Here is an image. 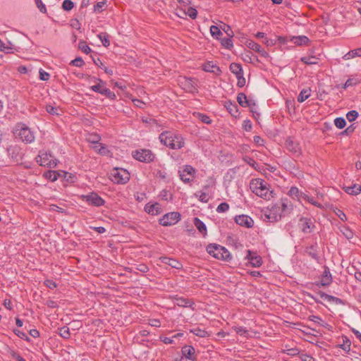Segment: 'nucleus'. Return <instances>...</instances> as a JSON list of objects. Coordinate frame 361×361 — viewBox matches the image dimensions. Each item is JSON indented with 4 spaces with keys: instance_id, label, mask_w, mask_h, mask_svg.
<instances>
[{
    "instance_id": "19",
    "label": "nucleus",
    "mask_w": 361,
    "mask_h": 361,
    "mask_svg": "<svg viewBox=\"0 0 361 361\" xmlns=\"http://www.w3.org/2000/svg\"><path fill=\"white\" fill-rule=\"evenodd\" d=\"M181 352L185 358L192 361L196 360L197 357L195 355V350L193 346L185 345L182 348Z\"/></svg>"
},
{
    "instance_id": "49",
    "label": "nucleus",
    "mask_w": 361,
    "mask_h": 361,
    "mask_svg": "<svg viewBox=\"0 0 361 361\" xmlns=\"http://www.w3.org/2000/svg\"><path fill=\"white\" fill-rule=\"evenodd\" d=\"M358 116V113L357 111L355 110H352V111H350L349 112H348V114H346V118L347 119L350 121V122H352L353 121H355Z\"/></svg>"
},
{
    "instance_id": "59",
    "label": "nucleus",
    "mask_w": 361,
    "mask_h": 361,
    "mask_svg": "<svg viewBox=\"0 0 361 361\" xmlns=\"http://www.w3.org/2000/svg\"><path fill=\"white\" fill-rule=\"evenodd\" d=\"M300 359L301 361H316L315 358L307 354H300Z\"/></svg>"
},
{
    "instance_id": "32",
    "label": "nucleus",
    "mask_w": 361,
    "mask_h": 361,
    "mask_svg": "<svg viewBox=\"0 0 361 361\" xmlns=\"http://www.w3.org/2000/svg\"><path fill=\"white\" fill-rule=\"evenodd\" d=\"M190 332L200 338H207L209 336V334L205 329H200V327L193 328L190 330Z\"/></svg>"
},
{
    "instance_id": "13",
    "label": "nucleus",
    "mask_w": 361,
    "mask_h": 361,
    "mask_svg": "<svg viewBox=\"0 0 361 361\" xmlns=\"http://www.w3.org/2000/svg\"><path fill=\"white\" fill-rule=\"evenodd\" d=\"M178 172L180 180L185 183H188L192 180L196 171L192 166L185 165L183 166V169Z\"/></svg>"
},
{
    "instance_id": "43",
    "label": "nucleus",
    "mask_w": 361,
    "mask_h": 361,
    "mask_svg": "<svg viewBox=\"0 0 361 361\" xmlns=\"http://www.w3.org/2000/svg\"><path fill=\"white\" fill-rule=\"evenodd\" d=\"M59 334L65 339H68L71 337L69 328L63 326L59 329Z\"/></svg>"
},
{
    "instance_id": "9",
    "label": "nucleus",
    "mask_w": 361,
    "mask_h": 361,
    "mask_svg": "<svg viewBox=\"0 0 361 361\" xmlns=\"http://www.w3.org/2000/svg\"><path fill=\"white\" fill-rule=\"evenodd\" d=\"M132 155L136 160L145 163H150L155 158L154 154L151 150L145 149L135 150L133 152Z\"/></svg>"
},
{
    "instance_id": "3",
    "label": "nucleus",
    "mask_w": 361,
    "mask_h": 361,
    "mask_svg": "<svg viewBox=\"0 0 361 361\" xmlns=\"http://www.w3.org/2000/svg\"><path fill=\"white\" fill-rule=\"evenodd\" d=\"M13 134L16 137L19 138L25 143H32L35 140L34 133L27 125L22 123H18L16 125Z\"/></svg>"
},
{
    "instance_id": "53",
    "label": "nucleus",
    "mask_w": 361,
    "mask_h": 361,
    "mask_svg": "<svg viewBox=\"0 0 361 361\" xmlns=\"http://www.w3.org/2000/svg\"><path fill=\"white\" fill-rule=\"evenodd\" d=\"M102 95H105L106 97L111 99H116V94L106 87H105V90H103Z\"/></svg>"
},
{
    "instance_id": "44",
    "label": "nucleus",
    "mask_w": 361,
    "mask_h": 361,
    "mask_svg": "<svg viewBox=\"0 0 361 361\" xmlns=\"http://www.w3.org/2000/svg\"><path fill=\"white\" fill-rule=\"evenodd\" d=\"M334 124L338 128L342 129L345 126L346 122L343 118L338 117L334 120Z\"/></svg>"
},
{
    "instance_id": "18",
    "label": "nucleus",
    "mask_w": 361,
    "mask_h": 361,
    "mask_svg": "<svg viewBox=\"0 0 361 361\" xmlns=\"http://www.w3.org/2000/svg\"><path fill=\"white\" fill-rule=\"evenodd\" d=\"M332 282V276L328 267H324V270L322 274L321 281L316 285L317 286H327Z\"/></svg>"
},
{
    "instance_id": "56",
    "label": "nucleus",
    "mask_w": 361,
    "mask_h": 361,
    "mask_svg": "<svg viewBox=\"0 0 361 361\" xmlns=\"http://www.w3.org/2000/svg\"><path fill=\"white\" fill-rule=\"evenodd\" d=\"M357 83H358L357 80L353 79V78H349L345 82V84L343 85V88L346 89L347 87L354 86V85H357Z\"/></svg>"
},
{
    "instance_id": "34",
    "label": "nucleus",
    "mask_w": 361,
    "mask_h": 361,
    "mask_svg": "<svg viewBox=\"0 0 361 361\" xmlns=\"http://www.w3.org/2000/svg\"><path fill=\"white\" fill-rule=\"evenodd\" d=\"M279 205L283 216L290 214L292 211V206L288 204V202H282Z\"/></svg>"
},
{
    "instance_id": "4",
    "label": "nucleus",
    "mask_w": 361,
    "mask_h": 361,
    "mask_svg": "<svg viewBox=\"0 0 361 361\" xmlns=\"http://www.w3.org/2000/svg\"><path fill=\"white\" fill-rule=\"evenodd\" d=\"M207 252L217 259L229 262L231 259L230 252L224 247L217 244H209L207 246Z\"/></svg>"
},
{
    "instance_id": "27",
    "label": "nucleus",
    "mask_w": 361,
    "mask_h": 361,
    "mask_svg": "<svg viewBox=\"0 0 361 361\" xmlns=\"http://www.w3.org/2000/svg\"><path fill=\"white\" fill-rule=\"evenodd\" d=\"M305 253L311 257L312 259L318 261L319 259V256L317 253V245H310L306 247Z\"/></svg>"
},
{
    "instance_id": "6",
    "label": "nucleus",
    "mask_w": 361,
    "mask_h": 361,
    "mask_svg": "<svg viewBox=\"0 0 361 361\" xmlns=\"http://www.w3.org/2000/svg\"><path fill=\"white\" fill-rule=\"evenodd\" d=\"M80 198L83 202H87L89 205L97 207L103 206L105 204V200L95 192H91L86 195H82Z\"/></svg>"
},
{
    "instance_id": "37",
    "label": "nucleus",
    "mask_w": 361,
    "mask_h": 361,
    "mask_svg": "<svg viewBox=\"0 0 361 361\" xmlns=\"http://www.w3.org/2000/svg\"><path fill=\"white\" fill-rule=\"evenodd\" d=\"M343 343L339 345V347L344 351L348 353L350 350L351 342L346 336H342Z\"/></svg>"
},
{
    "instance_id": "1",
    "label": "nucleus",
    "mask_w": 361,
    "mask_h": 361,
    "mask_svg": "<svg viewBox=\"0 0 361 361\" xmlns=\"http://www.w3.org/2000/svg\"><path fill=\"white\" fill-rule=\"evenodd\" d=\"M160 142L172 149H179L184 147L185 140L179 134L171 131H164L159 135Z\"/></svg>"
},
{
    "instance_id": "55",
    "label": "nucleus",
    "mask_w": 361,
    "mask_h": 361,
    "mask_svg": "<svg viewBox=\"0 0 361 361\" xmlns=\"http://www.w3.org/2000/svg\"><path fill=\"white\" fill-rule=\"evenodd\" d=\"M235 331L240 336H245L247 338L248 337L247 336V330L245 328L243 327V326H236L235 328Z\"/></svg>"
},
{
    "instance_id": "46",
    "label": "nucleus",
    "mask_w": 361,
    "mask_h": 361,
    "mask_svg": "<svg viewBox=\"0 0 361 361\" xmlns=\"http://www.w3.org/2000/svg\"><path fill=\"white\" fill-rule=\"evenodd\" d=\"M99 37L101 39L102 44L107 47L110 45V41L109 39V35L106 33H101L99 35Z\"/></svg>"
},
{
    "instance_id": "11",
    "label": "nucleus",
    "mask_w": 361,
    "mask_h": 361,
    "mask_svg": "<svg viewBox=\"0 0 361 361\" xmlns=\"http://www.w3.org/2000/svg\"><path fill=\"white\" fill-rule=\"evenodd\" d=\"M283 217L279 204L273 205L269 210L264 214V219L269 222H276Z\"/></svg>"
},
{
    "instance_id": "26",
    "label": "nucleus",
    "mask_w": 361,
    "mask_h": 361,
    "mask_svg": "<svg viewBox=\"0 0 361 361\" xmlns=\"http://www.w3.org/2000/svg\"><path fill=\"white\" fill-rule=\"evenodd\" d=\"M237 101L238 104L243 107H250L252 104L255 105V103H252L250 101H249L245 94L243 92L238 93L237 96Z\"/></svg>"
},
{
    "instance_id": "61",
    "label": "nucleus",
    "mask_w": 361,
    "mask_h": 361,
    "mask_svg": "<svg viewBox=\"0 0 361 361\" xmlns=\"http://www.w3.org/2000/svg\"><path fill=\"white\" fill-rule=\"evenodd\" d=\"M136 270L142 273H147L149 271L148 267L145 264H140L137 265Z\"/></svg>"
},
{
    "instance_id": "5",
    "label": "nucleus",
    "mask_w": 361,
    "mask_h": 361,
    "mask_svg": "<svg viewBox=\"0 0 361 361\" xmlns=\"http://www.w3.org/2000/svg\"><path fill=\"white\" fill-rule=\"evenodd\" d=\"M35 159L40 166L49 168L56 167L58 162L57 159L50 152L42 151L39 152Z\"/></svg>"
},
{
    "instance_id": "60",
    "label": "nucleus",
    "mask_w": 361,
    "mask_h": 361,
    "mask_svg": "<svg viewBox=\"0 0 361 361\" xmlns=\"http://www.w3.org/2000/svg\"><path fill=\"white\" fill-rule=\"evenodd\" d=\"M11 355L16 361H26L18 353L14 350L11 352Z\"/></svg>"
},
{
    "instance_id": "57",
    "label": "nucleus",
    "mask_w": 361,
    "mask_h": 361,
    "mask_svg": "<svg viewBox=\"0 0 361 361\" xmlns=\"http://www.w3.org/2000/svg\"><path fill=\"white\" fill-rule=\"evenodd\" d=\"M13 332L14 334L18 336L19 338H22V339H24L27 341H30V338L29 337L27 336L26 334H25L24 332L20 331V330H18V329H14L13 330Z\"/></svg>"
},
{
    "instance_id": "31",
    "label": "nucleus",
    "mask_w": 361,
    "mask_h": 361,
    "mask_svg": "<svg viewBox=\"0 0 361 361\" xmlns=\"http://www.w3.org/2000/svg\"><path fill=\"white\" fill-rule=\"evenodd\" d=\"M355 57H361V47L349 51L343 56V59L344 60H349Z\"/></svg>"
},
{
    "instance_id": "50",
    "label": "nucleus",
    "mask_w": 361,
    "mask_h": 361,
    "mask_svg": "<svg viewBox=\"0 0 361 361\" xmlns=\"http://www.w3.org/2000/svg\"><path fill=\"white\" fill-rule=\"evenodd\" d=\"M284 352L290 356H295L299 355L300 356V350L297 348H288L284 350Z\"/></svg>"
},
{
    "instance_id": "48",
    "label": "nucleus",
    "mask_w": 361,
    "mask_h": 361,
    "mask_svg": "<svg viewBox=\"0 0 361 361\" xmlns=\"http://www.w3.org/2000/svg\"><path fill=\"white\" fill-rule=\"evenodd\" d=\"M197 117L204 123L210 124L212 123L210 118L204 114L197 113Z\"/></svg>"
},
{
    "instance_id": "24",
    "label": "nucleus",
    "mask_w": 361,
    "mask_h": 361,
    "mask_svg": "<svg viewBox=\"0 0 361 361\" xmlns=\"http://www.w3.org/2000/svg\"><path fill=\"white\" fill-rule=\"evenodd\" d=\"M225 107L228 111L234 117H237L239 115L238 108L235 103H233L231 101H226L225 102Z\"/></svg>"
},
{
    "instance_id": "41",
    "label": "nucleus",
    "mask_w": 361,
    "mask_h": 361,
    "mask_svg": "<svg viewBox=\"0 0 361 361\" xmlns=\"http://www.w3.org/2000/svg\"><path fill=\"white\" fill-rule=\"evenodd\" d=\"M231 38L232 37L219 39L221 46L227 49H231L233 47Z\"/></svg>"
},
{
    "instance_id": "36",
    "label": "nucleus",
    "mask_w": 361,
    "mask_h": 361,
    "mask_svg": "<svg viewBox=\"0 0 361 361\" xmlns=\"http://www.w3.org/2000/svg\"><path fill=\"white\" fill-rule=\"evenodd\" d=\"M310 89H303L299 94L298 97V102L300 103L303 102L305 99L310 97Z\"/></svg>"
},
{
    "instance_id": "47",
    "label": "nucleus",
    "mask_w": 361,
    "mask_h": 361,
    "mask_svg": "<svg viewBox=\"0 0 361 361\" xmlns=\"http://www.w3.org/2000/svg\"><path fill=\"white\" fill-rule=\"evenodd\" d=\"M78 47L82 51H83L85 54H89L92 51L91 48L84 41L79 42Z\"/></svg>"
},
{
    "instance_id": "12",
    "label": "nucleus",
    "mask_w": 361,
    "mask_h": 361,
    "mask_svg": "<svg viewBox=\"0 0 361 361\" xmlns=\"http://www.w3.org/2000/svg\"><path fill=\"white\" fill-rule=\"evenodd\" d=\"M111 175L113 180L118 184H124L130 179V173L128 171L123 169H115Z\"/></svg>"
},
{
    "instance_id": "58",
    "label": "nucleus",
    "mask_w": 361,
    "mask_h": 361,
    "mask_svg": "<svg viewBox=\"0 0 361 361\" xmlns=\"http://www.w3.org/2000/svg\"><path fill=\"white\" fill-rule=\"evenodd\" d=\"M35 4H36L37 8H39V10L42 13H46L47 8H46L45 5L42 3V1L41 0H35Z\"/></svg>"
},
{
    "instance_id": "15",
    "label": "nucleus",
    "mask_w": 361,
    "mask_h": 361,
    "mask_svg": "<svg viewBox=\"0 0 361 361\" xmlns=\"http://www.w3.org/2000/svg\"><path fill=\"white\" fill-rule=\"evenodd\" d=\"M286 147L296 157L301 154V148L299 143L290 137L286 140Z\"/></svg>"
},
{
    "instance_id": "8",
    "label": "nucleus",
    "mask_w": 361,
    "mask_h": 361,
    "mask_svg": "<svg viewBox=\"0 0 361 361\" xmlns=\"http://www.w3.org/2000/svg\"><path fill=\"white\" fill-rule=\"evenodd\" d=\"M278 39L281 44H286L288 42H290L298 46L308 45L310 42L309 38L305 35L280 36Z\"/></svg>"
},
{
    "instance_id": "2",
    "label": "nucleus",
    "mask_w": 361,
    "mask_h": 361,
    "mask_svg": "<svg viewBox=\"0 0 361 361\" xmlns=\"http://www.w3.org/2000/svg\"><path fill=\"white\" fill-rule=\"evenodd\" d=\"M250 188L253 193L265 200L273 197V191L269 190V184L263 179H252L250 183Z\"/></svg>"
},
{
    "instance_id": "17",
    "label": "nucleus",
    "mask_w": 361,
    "mask_h": 361,
    "mask_svg": "<svg viewBox=\"0 0 361 361\" xmlns=\"http://www.w3.org/2000/svg\"><path fill=\"white\" fill-rule=\"evenodd\" d=\"M235 221L237 224L247 228H252L254 225L253 219L250 216L245 214L235 216Z\"/></svg>"
},
{
    "instance_id": "10",
    "label": "nucleus",
    "mask_w": 361,
    "mask_h": 361,
    "mask_svg": "<svg viewBox=\"0 0 361 361\" xmlns=\"http://www.w3.org/2000/svg\"><path fill=\"white\" fill-rule=\"evenodd\" d=\"M180 220V214L179 212H169L163 216L159 222L163 226H169L176 224Z\"/></svg>"
},
{
    "instance_id": "40",
    "label": "nucleus",
    "mask_w": 361,
    "mask_h": 361,
    "mask_svg": "<svg viewBox=\"0 0 361 361\" xmlns=\"http://www.w3.org/2000/svg\"><path fill=\"white\" fill-rule=\"evenodd\" d=\"M44 176L49 180L54 182L57 180L59 176H61V171L56 172L49 171L44 173Z\"/></svg>"
},
{
    "instance_id": "28",
    "label": "nucleus",
    "mask_w": 361,
    "mask_h": 361,
    "mask_svg": "<svg viewBox=\"0 0 361 361\" xmlns=\"http://www.w3.org/2000/svg\"><path fill=\"white\" fill-rule=\"evenodd\" d=\"M94 79H95V80L98 81L99 82L97 85L91 86L90 89L94 92H97V93L102 94L103 90H105V87H105L106 83L104 81H103L100 78H95Z\"/></svg>"
},
{
    "instance_id": "38",
    "label": "nucleus",
    "mask_w": 361,
    "mask_h": 361,
    "mask_svg": "<svg viewBox=\"0 0 361 361\" xmlns=\"http://www.w3.org/2000/svg\"><path fill=\"white\" fill-rule=\"evenodd\" d=\"M61 176L63 177L64 179L69 183H74L77 179L75 174L63 171H61Z\"/></svg>"
},
{
    "instance_id": "14",
    "label": "nucleus",
    "mask_w": 361,
    "mask_h": 361,
    "mask_svg": "<svg viewBox=\"0 0 361 361\" xmlns=\"http://www.w3.org/2000/svg\"><path fill=\"white\" fill-rule=\"evenodd\" d=\"M298 226L304 233H310L313 231L315 225L314 220L309 217H300Z\"/></svg>"
},
{
    "instance_id": "39",
    "label": "nucleus",
    "mask_w": 361,
    "mask_h": 361,
    "mask_svg": "<svg viewBox=\"0 0 361 361\" xmlns=\"http://www.w3.org/2000/svg\"><path fill=\"white\" fill-rule=\"evenodd\" d=\"M106 4H107V0H103L102 1L97 2L94 6V11L95 13H102L103 11H104L106 9Z\"/></svg>"
},
{
    "instance_id": "42",
    "label": "nucleus",
    "mask_w": 361,
    "mask_h": 361,
    "mask_svg": "<svg viewBox=\"0 0 361 361\" xmlns=\"http://www.w3.org/2000/svg\"><path fill=\"white\" fill-rule=\"evenodd\" d=\"M210 33L212 36L217 39H219V36L222 35V32L216 25H212L210 27Z\"/></svg>"
},
{
    "instance_id": "22",
    "label": "nucleus",
    "mask_w": 361,
    "mask_h": 361,
    "mask_svg": "<svg viewBox=\"0 0 361 361\" xmlns=\"http://www.w3.org/2000/svg\"><path fill=\"white\" fill-rule=\"evenodd\" d=\"M145 210L146 212L152 215H157L162 212L161 204L157 202L154 204H147L145 207Z\"/></svg>"
},
{
    "instance_id": "52",
    "label": "nucleus",
    "mask_w": 361,
    "mask_h": 361,
    "mask_svg": "<svg viewBox=\"0 0 361 361\" xmlns=\"http://www.w3.org/2000/svg\"><path fill=\"white\" fill-rule=\"evenodd\" d=\"M84 61L81 57H77L75 59L72 60L70 63L71 65L77 67H82L84 65Z\"/></svg>"
},
{
    "instance_id": "23",
    "label": "nucleus",
    "mask_w": 361,
    "mask_h": 361,
    "mask_svg": "<svg viewBox=\"0 0 361 361\" xmlns=\"http://www.w3.org/2000/svg\"><path fill=\"white\" fill-rule=\"evenodd\" d=\"M202 69L205 72L213 73L217 75L221 73L220 68L211 61H208L203 64Z\"/></svg>"
},
{
    "instance_id": "63",
    "label": "nucleus",
    "mask_w": 361,
    "mask_h": 361,
    "mask_svg": "<svg viewBox=\"0 0 361 361\" xmlns=\"http://www.w3.org/2000/svg\"><path fill=\"white\" fill-rule=\"evenodd\" d=\"M236 78L238 80V82H237L238 87H244L245 85V78L243 77V74L240 75Z\"/></svg>"
},
{
    "instance_id": "20",
    "label": "nucleus",
    "mask_w": 361,
    "mask_h": 361,
    "mask_svg": "<svg viewBox=\"0 0 361 361\" xmlns=\"http://www.w3.org/2000/svg\"><path fill=\"white\" fill-rule=\"evenodd\" d=\"M247 47L256 51V52H258L262 56L264 57V58H267L269 57V54L268 52H267L264 49L262 48V47L256 43L255 42L252 41V40H250L247 42Z\"/></svg>"
},
{
    "instance_id": "21",
    "label": "nucleus",
    "mask_w": 361,
    "mask_h": 361,
    "mask_svg": "<svg viewBox=\"0 0 361 361\" xmlns=\"http://www.w3.org/2000/svg\"><path fill=\"white\" fill-rule=\"evenodd\" d=\"M159 260L161 263L168 264L169 266L171 267L172 268L176 269H181L183 268V264L178 260L170 258L168 257H161L159 258Z\"/></svg>"
},
{
    "instance_id": "35",
    "label": "nucleus",
    "mask_w": 361,
    "mask_h": 361,
    "mask_svg": "<svg viewBox=\"0 0 361 361\" xmlns=\"http://www.w3.org/2000/svg\"><path fill=\"white\" fill-rule=\"evenodd\" d=\"M301 61L307 65H314L318 63L319 59L314 56H303Z\"/></svg>"
},
{
    "instance_id": "29",
    "label": "nucleus",
    "mask_w": 361,
    "mask_h": 361,
    "mask_svg": "<svg viewBox=\"0 0 361 361\" xmlns=\"http://www.w3.org/2000/svg\"><path fill=\"white\" fill-rule=\"evenodd\" d=\"M194 225L197 228V230L201 233L203 235L207 234V227L203 221H202L199 218L195 217L194 219Z\"/></svg>"
},
{
    "instance_id": "25",
    "label": "nucleus",
    "mask_w": 361,
    "mask_h": 361,
    "mask_svg": "<svg viewBox=\"0 0 361 361\" xmlns=\"http://www.w3.org/2000/svg\"><path fill=\"white\" fill-rule=\"evenodd\" d=\"M343 189L349 195H356L361 192V185L359 184H354L351 186H343Z\"/></svg>"
},
{
    "instance_id": "33",
    "label": "nucleus",
    "mask_w": 361,
    "mask_h": 361,
    "mask_svg": "<svg viewBox=\"0 0 361 361\" xmlns=\"http://www.w3.org/2000/svg\"><path fill=\"white\" fill-rule=\"evenodd\" d=\"M175 300L176 304L179 307H188L194 305L193 302L184 298H176Z\"/></svg>"
},
{
    "instance_id": "54",
    "label": "nucleus",
    "mask_w": 361,
    "mask_h": 361,
    "mask_svg": "<svg viewBox=\"0 0 361 361\" xmlns=\"http://www.w3.org/2000/svg\"><path fill=\"white\" fill-rule=\"evenodd\" d=\"M186 14L192 19H195L197 15V11L195 8H188Z\"/></svg>"
},
{
    "instance_id": "64",
    "label": "nucleus",
    "mask_w": 361,
    "mask_h": 361,
    "mask_svg": "<svg viewBox=\"0 0 361 361\" xmlns=\"http://www.w3.org/2000/svg\"><path fill=\"white\" fill-rule=\"evenodd\" d=\"M253 141L258 146L264 145V140L259 135L254 136Z\"/></svg>"
},
{
    "instance_id": "16",
    "label": "nucleus",
    "mask_w": 361,
    "mask_h": 361,
    "mask_svg": "<svg viewBox=\"0 0 361 361\" xmlns=\"http://www.w3.org/2000/svg\"><path fill=\"white\" fill-rule=\"evenodd\" d=\"M245 259L249 261L250 265L253 267H259L262 264V258L256 252H252L251 250H247Z\"/></svg>"
},
{
    "instance_id": "51",
    "label": "nucleus",
    "mask_w": 361,
    "mask_h": 361,
    "mask_svg": "<svg viewBox=\"0 0 361 361\" xmlns=\"http://www.w3.org/2000/svg\"><path fill=\"white\" fill-rule=\"evenodd\" d=\"M229 205L226 202L221 203L216 208V212L219 213L226 212L228 210Z\"/></svg>"
},
{
    "instance_id": "7",
    "label": "nucleus",
    "mask_w": 361,
    "mask_h": 361,
    "mask_svg": "<svg viewBox=\"0 0 361 361\" xmlns=\"http://www.w3.org/2000/svg\"><path fill=\"white\" fill-rule=\"evenodd\" d=\"M180 86L187 92H197V80L194 78L180 77L178 80Z\"/></svg>"
},
{
    "instance_id": "62",
    "label": "nucleus",
    "mask_w": 361,
    "mask_h": 361,
    "mask_svg": "<svg viewBox=\"0 0 361 361\" xmlns=\"http://www.w3.org/2000/svg\"><path fill=\"white\" fill-rule=\"evenodd\" d=\"M50 75L42 69L39 70V78L42 80L47 81L49 79Z\"/></svg>"
},
{
    "instance_id": "45",
    "label": "nucleus",
    "mask_w": 361,
    "mask_h": 361,
    "mask_svg": "<svg viewBox=\"0 0 361 361\" xmlns=\"http://www.w3.org/2000/svg\"><path fill=\"white\" fill-rule=\"evenodd\" d=\"M74 7V3L71 0H64L62 4V8L69 11Z\"/></svg>"
},
{
    "instance_id": "30",
    "label": "nucleus",
    "mask_w": 361,
    "mask_h": 361,
    "mask_svg": "<svg viewBox=\"0 0 361 361\" xmlns=\"http://www.w3.org/2000/svg\"><path fill=\"white\" fill-rule=\"evenodd\" d=\"M229 69L232 73L235 75L236 77L243 75V71L240 64L237 63H231Z\"/></svg>"
}]
</instances>
